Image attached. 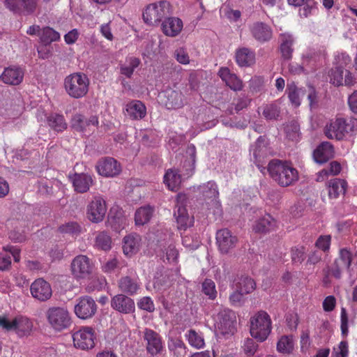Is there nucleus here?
Returning a JSON list of instances; mask_svg holds the SVG:
<instances>
[{"label": "nucleus", "mask_w": 357, "mask_h": 357, "mask_svg": "<svg viewBox=\"0 0 357 357\" xmlns=\"http://www.w3.org/2000/svg\"><path fill=\"white\" fill-rule=\"evenodd\" d=\"M128 296L119 294L113 296L110 301L112 308L121 314L133 313L135 310V301Z\"/></svg>", "instance_id": "nucleus-18"}, {"label": "nucleus", "mask_w": 357, "mask_h": 357, "mask_svg": "<svg viewBox=\"0 0 357 357\" xmlns=\"http://www.w3.org/2000/svg\"><path fill=\"white\" fill-rule=\"evenodd\" d=\"M89 79L82 73H74L68 75L64 79L66 93L73 98L84 97L89 91Z\"/></svg>", "instance_id": "nucleus-5"}, {"label": "nucleus", "mask_w": 357, "mask_h": 357, "mask_svg": "<svg viewBox=\"0 0 357 357\" xmlns=\"http://www.w3.org/2000/svg\"><path fill=\"white\" fill-rule=\"evenodd\" d=\"M288 97L291 102L295 106L298 107L301 105L302 98L305 96L306 91L304 88H298L294 84L287 85Z\"/></svg>", "instance_id": "nucleus-39"}, {"label": "nucleus", "mask_w": 357, "mask_h": 357, "mask_svg": "<svg viewBox=\"0 0 357 357\" xmlns=\"http://www.w3.org/2000/svg\"><path fill=\"white\" fill-rule=\"evenodd\" d=\"M47 126L56 132H62L68 128V123L63 114L50 113L46 117Z\"/></svg>", "instance_id": "nucleus-30"}, {"label": "nucleus", "mask_w": 357, "mask_h": 357, "mask_svg": "<svg viewBox=\"0 0 357 357\" xmlns=\"http://www.w3.org/2000/svg\"><path fill=\"white\" fill-rule=\"evenodd\" d=\"M168 348L177 356L181 357L186 354V346L179 338H169L168 341Z\"/></svg>", "instance_id": "nucleus-44"}, {"label": "nucleus", "mask_w": 357, "mask_h": 357, "mask_svg": "<svg viewBox=\"0 0 357 357\" xmlns=\"http://www.w3.org/2000/svg\"><path fill=\"white\" fill-rule=\"evenodd\" d=\"M182 181V175L175 169H169L164 176V183L168 189L172 191H176Z\"/></svg>", "instance_id": "nucleus-32"}, {"label": "nucleus", "mask_w": 357, "mask_h": 357, "mask_svg": "<svg viewBox=\"0 0 357 357\" xmlns=\"http://www.w3.org/2000/svg\"><path fill=\"white\" fill-rule=\"evenodd\" d=\"M143 340L146 342V351L151 356H155L162 351V339L156 331L145 328L143 331Z\"/></svg>", "instance_id": "nucleus-16"}, {"label": "nucleus", "mask_w": 357, "mask_h": 357, "mask_svg": "<svg viewBox=\"0 0 357 357\" xmlns=\"http://www.w3.org/2000/svg\"><path fill=\"white\" fill-rule=\"evenodd\" d=\"M162 252L163 253L162 257L164 258L165 257V259L167 261V262H176L178 256V252L174 244H169L167 248L162 250Z\"/></svg>", "instance_id": "nucleus-56"}, {"label": "nucleus", "mask_w": 357, "mask_h": 357, "mask_svg": "<svg viewBox=\"0 0 357 357\" xmlns=\"http://www.w3.org/2000/svg\"><path fill=\"white\" fill-rule=\"evenodd\" d=\"M93 184V180L90 174L81 173L75 174L73 185L75 190L79 193L86 192Z\"/></svg>", "instance_id": "nucleus-29"}, {"label": "nucleus", "mask_w": 357, "mask_h": 357, "mask_svg": "<svg viewBox=\"0 0 357 357\" xmlns=\"http://www.w3.org/2000/svg\"><path fill=\"white\" fill-rule=\"evenodd\" d=\"M237 289H239L245 294L252 292L256 288V284L253 279L248 276H242L235 284Z\"/></svg>", "instance_id": "nucleus-43"}, {"label": "nucleus", "mask_w": 357, "mask_h": 357, "mask_svg": "<svg viewBox=\"0 0 357 357\" xmlns=\"http://www.w3.org/2000/svg\"><path fill=\"white\" fill-rule=\"evenodd\" d=\"M343 266L340 264L334 261V262L331 266H327L325 269L326 271L329 272L331 274V276L335 278L336 280H340L342 278V273L344 269H345Z\"/></svg>", "instance_id": "nucleus-57"}, {"label": "nucleus", "mask_w": 357, "mask_h": 357, "mask_svg": "<svg viewBox=\"0 0 357 357\" xmlns=\"http://www.w3.org/2000/svg\"><path fill=\"white\" fill-rule=\"evenodd\" d=\"M280 52L282 56L285 60L291 59L294 49L292 47L294 40L292 36L289 34H282L280 36Z\"/></svg>", "instance_id": "nucleus-37"}, {"label": "nucleus", "mask_w": 357, "mask_h": 357, "mask_svg": "<svg viewBox=\"0 0 357 357\" xmlns=\"http://www.w3.org/2000/svg\"><path fill=\"white\" fill-rule=\"evenodd\" d=\"M139 308L143 310H146L149 312H152L155 310L154 303L152 299L149 296L142 298L137 303Z\"/></svg>", "instance_id": "nucleus-63"}, {"label": "nucleus", "mask_w": 357, "mask_h": 357, "mask_svg": "<svg viewBox=\"0 0 357 357\" xmlns=\"http://www.w3.org/2000/svg\"><path fill=\"white\" fill-rule=\"evenodd\" d=\"M198 190L201 192L205 199H216L219 196L217 184L214 181L199 185Z\"/></svg>", "instance_id": "nucleus-40"}, {"label": "nucleus", "mask_w": 357, "mask_h": 357, "mask_svg": "<svg viewBox=\"0 0 357 357\" xmlns=\"http://www.w3.org/2000/svg\"><path fill=\"white\" fill-rule=\"evenodd\" d=\"M335 155L334 147L328 142H321L313 151V158L318 164H324Z\"/></svg>", "instance_id": "nucleus-22"}, {"label": "nucleus", "mask_w": 357, "mask_h": 357, "mask_svg": "<svg viewBox=\"0 0 357 357\" xmlns=\"http://www.w3.org/2000/svg\"><path fill=\"white\" fill-rule=\"evenodd\" d=\"M0 77L5 84L18 85L23 80L24 71L20 67H8L5 68Z\"/></svg>", "instance_id": "nucleus-24"}, {"label": "nucleus", "mask_w": 357, "mask_h": 357, "mask_svg": "<svg viewBox=\"0 0 357 357\" xmlns=\"http://www.w3.org/2000/svg\"><path fill=\"white\" fill-rule=\"evenodd\" d=\"M347 183L344 180L333 178L328 183V196L331 199H336L340 195L346 192Z\"/></svg>", "instance_id": "nucleus-35"}, {"label": "nucleus", "mask_w": 357, "mask_h": 357, "mask_svg": "<svg viewBox=\"0 0 357 357\" xmlns=\"http://www.w3.org/2000/svg\"><path fill=\"white\" fill-rule=\"evenodd\" d=\"M287 137L294 141L298 140L300 135V125L296 121H289L285 126Z\"/></svg>", "instance_id": "nucleus-49"}, {"label": "nucleus", "mask_w": 357, "mask_h": 357, "mask_svg": "<svg viewBox=\"0 0 357 357\" xmlns=\"http://www.w3.org/2000/svg\"><path fill=\"white\" fill-rule=\"evenodd\" d=\"M70 268L76 280L89 279L93 273V264L87 256L79 255L73 259Z\"/></svg>", "instance_id": "nucleus-8"}, {"label": "nucleus", "mask_w": 357, "mask_h": 357, "mask_svg": "<svg viewBox=\"0 0 357 357\" xmlns=\"http://www.w3.org/2000/svg\"><path fill=\"white\" fill-rule=\"evenodd\" d=\"M106 212L105 201L100 196H96L87 206L86 216L91 222L98 223L103 220Z\"/></svg>", "instance_id": "nucleus-12"}, {"label": "nucleus", "mask_w": 357, "mask_h": 357, "mask_svg": "<svg viewBox=\"0 0 357 357\" xmlns=\"http://www.w3.org/2000/svg\"><path fill=\"white\" fill-rule=\"evenodd\" d=\"M244 295L243 292L235 287V290L229 296V301L234 306H241L245 302Z\"/></svg>", "instance_id": "nucleus-60"}, {"label": "nucleus", "mask_w": 357, "mask_h": 357, "mask_svg": "<svg viewBox=\"0 0 357 357\" xmlns=\"http://www.w3.org/2000/svg\"><path fill=\"white\" fill-rule=\"evenodd\" d=\"M251 36L260 43H264L271 40L273 30L266 23L263 22H255L250 26Z\"/></svg>", "instance_id": "nucleus-20"}, {"label": "nucleus", "mask_w": 357, "mask_h": 357, "mask_svg": "<svg viewBox=\"0 0 357 357\" xmlns=\"http://www.w3.org/2000/svg\"><path fill=\"white\" fill-rule=\"evenodd\" d=\"M170 15V3L166 0H161L147 5L143 11L142 17L146 24L158 26Z\"/></svg>", "instance_id": "nucleus-3"}, {"label": "nucleus", "mask_w": 357, "mask_h": 357, "mask_svg": "<svg viewBox=\"0 0 357 357\" xmlns=\"http://www.w3.org/2000/svg\"><path fill=\"white\" fill-rule=\"evenodd\" d=\"M288 3L295 7L303 6L299 10V15L302 17H307L316 10V2L314 0H287Z\"/></svg>", "instance_id": "nucleus-33"}, {"label": "nucleus", "mask_w": 357, "mask_h": 357, "mask_svg": "<svg viewBox=\"0 0 357 357\" xmlns=\"http://www.w3.org/2000/svg\"><path fill=\"white\" fill-rule=\"evenodd\" d=\"M342 167L340 162L337 161H332L330 162L328 167L321 170L317 175V181H323L325 177L333 175L335 176L340 173Z\"/></svg>", "instance_id": "nucleus-42"}, {"label": "nucleus", "mask_w": 357, "mask_h": 357, "mask_svg": "<svg viewBox=\"0 0 357 357\" xmlns=\"http://www.w3.org/2000/svg\"><path fill=\"white\" fill-rule=\"evenodd\" d=\"M305 248L303 247L291 249V261L293 264H301L305 259Z\"/></svg>", "instance_id": "nucleus-62"}, {"label": "nucleus", "mask_w": 357, "mask_h": 357, "mask_svg": "<svg viewBox=\"0 0 357 357\" xmlns=\"http://www.w3.org/2000/svg\"><path fill=\"white\" fill-rule=\"evenodd\" d=\"M112 239L105 231H101L97 234L95 239L94 245L102 250H109L111 249Z\"/></svg>", "instance_id": "nucleus-46"}, {"label": "nucleus", "mask_w": 357, "mask_h": 357, "mask_svg": "<svg viewBox=\"0 0 357 357\" xmlns=\"http://www.w3.org/2000/svg\"><path fill=\"white\" fill-rule=\"evenodd\" d=\"M141 236L132 233L126 235L123 239V251L126 255L132 256L137 253L140 247Z\"/></svg>", "instance_id": "nucleus-28"}, {"label": "nucleus", "mask_w": 357, "mask_h": 357, "mask_svg": "<svg viewBox=\"0 0 357 357\" xmlns=\"http://www.w3.org/2000/svg\"><path fill=\"white\" fill-rule=\"evenodd\" d=\"M305 96L309 100L310 108H316L318 106L319 98L315 89L311 86H308L307 88L305 89Z\"/></svg>", "instance_id": "nucleus-59"}, {"label": "nucleus", "mask_w": 357, "mask_h": 357, "mask_svg": "<svg viewBox=\"0 0 357 357\" xmlns=\"http://www.w3.org/2000/svg\"><path fill=\"white\" fill-rule=\"evenodd\" d=\"M182 243L186 248L194 250L199 248L200 241L197 234H188L183 236Z\"/></svg>", "instance_id": "nucleus-55"}, {"label": "nucleus", "mask_w": 357, "mask_h": 357, "mask_svg": "<svg viewBox=\"0 0 357 357\" xmlns=\"http://www.w3.org/2000/svg\"><path fill=\"white\" fill-rule=\"evenodd\" d=\"M189 344L197 349L202 348L204 346V337L201 334L197 333L195 330L190 329L188 334L186 335Z\"/></svg>", "instance_id": "nucleus-50"}, {"label": "nucleus", "mask_w": 357, "mask_h": 357, "mask_svg": "<svg viewBox=\"0 0 357 357\" xmlns=\"http://www.w3.org/2000/svg\"><path fill=\"white\" fill-rule=\"evenodd\" d=\"M331 244V236H321L317 241L315 245L321 250L326 252L329 250Z\"/></svg>", "instance_id": "nucleus-64"}, {"label": "nucleus", "mask_w": 357, "mask_h": 357, "mask_svg": "<svg viewBox=\"0 0 357 357\" xmlns=\"http://www.w3.org/2000/svg\"><path fill=\"white\" fill-rule=\"evenodd\" d=\"M126 115L132 120H139L145 117L146 108L140 100H134L126 106Z\"/></svg>", "instance_id": "nucleus-27"}, {"label": "nucleus", "mask_w": 357, "mask_h": 357, "mask_svg": "<svg viewBox=\"0 0 357 357\" xmlns=\"http://www.w3.org/2000/svg\"><path fill=\"white\" fill-rule=\"evenodd\" d=\"M61 233L69 235H77L81 232L82 227L76 222H68L59 227Z\"/></svg>", "instance_id": "nucleus-51"}, {"label": "nucleus", "mask_w": 357, "mask_h": 357, "mask_svg": "<svg viewBox=\"0 0 357 357\" xmlns=\"http://www.w3.org/2000/svg\"><path fill=\"white\" fill-rule=\"evenodd\" d=\"M6 7L15 14L33 15L38 7V0H6Z\"/></svg>", "instance_id": "nucleus-13"}, {"label": "nucleus", "mask_w": 357, "mask_h": 357, "mask_svg": "<svg viewBox=\"0 0 357 357\" xmlns=\"http://www.w3.org/2000/svg\"><path fill=\"white\" fill-rule=\"evenodd\" d=\"M280 114V108L276 104L266 105L263 110V115L266 119L277 120Z\"/></svg>", "instance_id": "nucleus-52"}, {"label": "nucleus", "mask_w": 357, "mask_h": 357, "mask_svg": "<svg viewBox=\"0 0 357 357\" xmlns=\"http://www.w3.org/2000/svg\"><path fill=\"white\" fill-rule=\"evenodd\" d=\"M45 314L48 323L56 331H63L68 328L71 324L70 314L64 307H50Z\"/></svg>", "instance_id": "nucleus-6"}, {"label": "nucleus", "mask_w": 357, "mask_h": 357, "mask_svg": "<svg viewBox=\"0 0 357 357\" xmlns=\"http://www.w3.org/2000/svg\"><path fill=\"white\" fill-rule=\"evenodd\" d=\"M357 132V119L337 118L325 128V135L329 139H342L348 133Z\"/></svg>", "instance_id": "nucleus-2"}, {"label": "nucleus", "mask_w": 357, "mask_h": 357, "mask_svg": "<svg viewBox=\"0 0 357 357\" xmlns=\"http://www.w3.org/2000/svg\"><path fill=\"white\" fill-rule=\"evenodd\" d=\"M70 123L72 130L84 133L90 131L91 127H97L98 119L96 116L86 117L80 113H75L72 116Z\"/></svg>", "instance_id": "nucleus-14"}, {"label": "nucleus", "mask_w": 357, "mask_h": 357, "mask_svg": "<svg viewBox=\"0 0 357 357\" xmlns=\"http://www.w3.org/2000/svg\"><path fill=\"white\" fill-rule=\"evenodd\" d=\"M243 348L244 353L248 356H252L255 355L257 350L258 344L255 342L253 339L247 338L244 342Z\"/></svg>", "instance_id": "nucleus-61"}, {"label": "nucleus", "mask_w": 357, "mask_h": 357, "mask_svg": "<svg viewBox=\"0 0 357 357\" xmlns=\"http://www.w3.org/2000/svg\"><path fill=\"white\" fill-rule=\"evenodd\" d=\"M352 260V255L347 248L340 250L339 256L335 261L340 264L346 268H349Z\"/></svg>", "instance_id": "nucleus-54"}, {"label": "nucleus", "mask_w": 357, "mask_h": 357, "mask_svg": "<svg viewBox=\"0 0 357 357\" xmlns=\"http://www.w3.org/2000/svg\"><path fill=\"white\" fill-rule=\"evenodd\" d=\"M275 226V219L270 215H266L256 221L253 229L256 233L266 234L273 231Z\"/></svg>", "instance_id": "nucleus-34"}, {"label": "nucleus", "mask_w": 357, "mask_h": 357, "mask_svg": "<svg viewBox=\"0 0 357 357\" xmlns=\"http://www.w3.org/2000/svg\"><path fill=\"white\" fill-rule=\"evenodd\" d=\"M73 344L76 348L88 350L95 346V331L89 326L82 327L73 335Z\"/></svg>", "instance_id": "nucleus-11"}, {"label": "nucleus", "mask_w": 357, "mask_h": 357, "mask_svg": "<svg viewBox=\"0 0 357 357\" xmlns=\"http://www.w3.org/2000/svg\"><path fill=\"white\" fill-rule=\"evenodd\" d=\"M97 308V304L93 298L89 296H84L76 300L74 312L78 318L86 319L96 314Z\"/></svg>", "instance_id": "nucleus-10"}, {"label": "nucleus", "mask_w": 357, "mask_h": 357, "mask_svg": "<svg viewBox=\"0 0 357 357\" xmlns=\"http://www.w3.org/2000/svg\"><path fill=\"white\" fill-rule=\"evenodd\" d=\"M153 209L150 206L141 207L137 210L135 220L137 225H144L151 218Z\"/></svg>", "instance_id": "nucleus-41"}, {"label": "nucleus", "mask_w": 357, "mask_h": 357, "mask_svg": "<svg viewBox=\"0 0 357 357\" xmlns=\"http://www.w3.org/2000/svg\"><path fill=\"white\" fill-rule=\"evenodd\" d=\"M267 169L271 177L282 187L289 186L298 179L296 169L287 162L272 160L268 162Z\"/></svg>", "instance_id": "nucleus-1"}, {"label": "nucleus", "mask_w": 357, "mask_h": 357, "mask_svg": "<svg viewBox=\"0 0 357 357\" xmlns=\"http://www.w3.org/2000/svg\"><path fill=\"white\" fill-rule=\"evenodd\" d=\"M216 241L220 251L226 254L235 248L238 238L228 229H222L216 233Z\"/></svg>", "instance_id": "nucleus-19"}, {"label": "nucleus", "mask_w": 357, "mask_h": 357, "mask_svg": "<svg viewBox=\"0 0 357 357\" xmlns=\"http://www.w3.org/2000/svg\"><path fill=\"white\" fill-rule=\"evenodd\" d=\"M160 97L166 99L164 104L167 109H178L183 105V95L181 92L167 89L161 93Z\"/></svg>", "instance_id": "nucleus-26"}, {"label": "nucleus", "mask_w": 357, "mask_h": 357, "mask_svg": "<svg viewBox=\"0 0 357 357\" xmlns=\"http://www.w3.org/2000/svg\"><path fill=\"white\" fill-rule=\"evenodd\" d=\"M160 25L162 33L169 37L178 36L183 29L182 20L174 17H167Z\"/></svg>", "instance_id": "nucleus-23"}, {"label": "nucleus", "mask_w": 357, "mask_h": 357, "mask_svg": "<svg viewBox=\"0 0 357 357\" xmlns=\"http://www.w3.org/2000/svg\"><path fill=\"white\" fill-rule=\"evenodd\" d=\"M141 63L139 59L134 56L126 58L125 63L120 64V72L128 78H130L135 68Z\"/></svg>", "instance_id": "nucleus-38"}, {"label": "nucleus", "mask_w": 357, "mask_h": 357, "mask_svg": "<svg viewBox=\"0 0 357 357\" xmlns=\"http://www.w3.org/2000/svg\"><path fill=\"white\" fill-rule=\"evenodd\" d=\"M119 289L127 295L132 296L137 293L140 288V282L137 276H124L119 280Z\"/></svg>", "instance_id": "nucleus-25"}, {"label": "nucleus", "mask_w": 357, "mask_h": 357, "mask_svg": "<svg viewBox=\"0 0 357 357\" xmlns=\"http://www.w3.org/2000/svg\"><path fill=\"white\" fill-rule=\"evenodd\" d=\"M345 70L343 66H337L329 72L330 82L333 85L343 86V78Z\"/></svg>", "instance_id": "nucleus-48"}, {"label": "nucleus", "mask_w": 357, "mask_h": 357, "mask_svg": "<svg viewBox=\"0 0 357 357\" xmlns=\"http://www.w3.org/2000/svg\"><path fill=\"white\" fill-rule=\"evenodd\" d=\"M250 99L246 96H240L237 100H236V102L234 105V107H231V108L229 109V113L230 114H233L234 113V110L238 113V112H240L241 110L243 109L244 108H246L248 105L250 104Z\"/></svg>", "instance_id": "nucleus-58"}, {"label": "nucleus", "mask_w": 357, "mask_h": 357, "mask_svg": "<svg viewBox=\"0 0 357 357\" xmlns=\"http://www.w3.org/2000/svg\"><path fill=\"white\" fill-rule=\"evenodd\" d=\"M271 319L268 314L259 311L250 318V332L258 342L265 341L271 332Z\"/></svg>", "instance_id": "nucleus-4"}, {"label": "nucleus", "mask_w": 357, "mask_h": 357, "mask_svg": "<svg viewBox=\"0 0 357 357\" xmlns=\"http://www.w3.org/2000/svg\"><path fill=\"white\" fill-rule=\"evenodd\" d=\"M250 151L252 152L251 159L257 168L263 172L266 169L265 165L267 162V157L269 154L268 143L264 136L258 137L255 144L252 146Z\"/></svg>", "instance_id": "nucleus-9"}, {"label": "nucleus", "mask_w": 357, "mask_h": 357, "mask_svg": "<svg viewBox=\"0 0 357 357\" xmlns=\"http://www.w3.org/2000/svg\"><path fill=\"white\" fill-rule=\"evenodd\" d=\"M30 291L32 296L40 301H46L52 295L50 284L42 278L36 280L31 284Z\"/></svg>", "instance_id": "nucleus-21"}, {"label": "nucleus", "mask_w": 357, "mask_h": 357, "mask_svg": "<svg viewBox=\"0 0 357 357\" xmlns=\"http://www.w3.org/2000/svg\"><path fill=\"white\" fill-rule=\"evenodd\" d=\"M216 324L220 332L225 335L233 333L235 331V313L229 309L220 310L216 317Z\"/></svg>", "instance_id": "nucleus-15"}, {"label": "nucleus", "mask_w": 357, "mask_h": 357, "mask_svg": "<svg viewBox=\"0 0 357 357\" xmlns=\"http://www.w3.org/2000/svg\"><path fill=\"white\" fill-rule=\"evenodd\" d=\"M236 61L241 67H249L255 63V53L248 47L239 48L236 52Z\"/></svg>", "instance_id": "nucleus-31"}, {"label": "nucleus", "mask_w": 357, "mask_h": 357, "mask_svg": "<svg viewBox=\"0 0 357 357\" xmlns=\"http://www.w3.org/2000/svg\"><path fill=\"white\" fill-rule=\"evenodd\" d=\"M40 40L45 44H50L52 42L60 39V34L50 26L44 27L40 35Z\"/></svg>", "instance_id": "nucleus-47"}, {"label": "nucleus", "mask_w": 357, "mask_h": 357, "mask_svg": "<svg viewBox=\"0 0 357 357\" xmlns=\"http://www.w3.org/2000/svg\"><path fill=\"white\" fill-rule=\"evenodd\" d=\"M98 174L105 177H114L120 174V163L113 158L105 157L98 160L96 165Z\"/></svg>", "instance_id": "nucleus-17"}, {"label": "nucleus", "mask_w": 357, "mask_h": 357, "mask_svg": "<svg viewBox=\"0 0 357 357\" xmlns=\"http://www.w3.org/2000/svg\"><path fill=\"white\" fill-rule=\"evenodd\" d=\"M0 326L6 331H15L19 336H24L32 328V323L24 317L18 316L13 320H9L6 317H0Z\"/></svg>", "instance_id": "nucleus-7"}, {"label": "nucleus", "mask_w": 357, "mask_h": 357, "mask_svg": "<svg viewBox=\"0 0 357 357\" xmlns=\"http://www.w3.org/2000/svg\"><path fill=\"white\" fill-rule=\"evenodd\" d=\"M176 218L178 228L185 230L188 227L192 225L193 218L189 216L187 210L183 206H178L177 211L174 212Z\"/></svg>", "instance_id": "nucleus-36"}, {"label": "nucleus", "mask_w": 357, "mask_h": 357, "mask_svg": "<svg viewBox=\"0 0 357 357\" xmlns=\"http://www.w3.org/2000/svg\"><path fill=\"white\" fill-rule=\"evenodd\" d=\"M277 350L284 354H289L294 350V341L291 336L283 335L277 343Z\"/></svg>", "instance_id": "nucleus-45"}, {"label": "nucleus", "mask_w": 357, "mask_h": 357, "mask_svg": "<svg viewBox=\"0 0 357 357\" xmlns=\"http://www.w3.org/2000/svg\"><path fill=\"white\" fill-rule=\"evenodd\" d=\"M202 292L211 300L217 296L215 282L211 279H205L202 283Z\"/></svg>", "instance_id": "nucleus-53"}]
</instances>
